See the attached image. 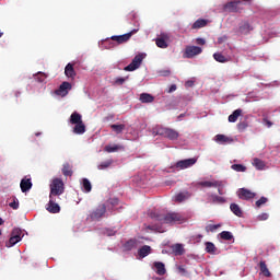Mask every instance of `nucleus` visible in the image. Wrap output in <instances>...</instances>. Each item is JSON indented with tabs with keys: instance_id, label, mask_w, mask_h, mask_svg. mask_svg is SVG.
I'll use <instances>...</instances> for the list:
<instances>
[{
	"instance_id": "7",
	"label": "nucleus",
	"mask_w": 280,
	"mask_h": 280,
	"mask_svg": "<svg viewBox=\"0 0 280 280\" xmlns=\"http://www.w3.org/2000/svg\"><path fill=\"white\" fill-rule=\"evenodd\" d=\"M250 32H253V25L248 21H242L236 30L238 36H248Z\"/></svg>"
},
{
	"instance_id": "5",
	"label": "nucleus",
	"mask_w": 280,
	"mask_h": 280,
	"mask_svg": "<svg viewBox=\"0 0 280 280\" xmlns=\"http://www.w3.org/2000/svg\"><path fill=\"white\" fill-rule=\"evenodd\" d=\"M104 215H106V205L102 203L89 214V218L92 222H100Z\"/></svg>"
},
{
	"instance_id": "54",
	"label": "nucleus",
	"mask_w": 280,
	"mask_h": 280,
	"mask_svg": "<svg viewBox=\"0 0 280 280\" xmlns=\"http://www.w3.org/2000/svg\"><path fill=\"white\" fill-rule=\"evenodd\" d=\"M264 124L266 125L267 128L272 127V121L268 120L267 118H264Z\"/></svg>"
},
{
	"instance_id": "49",
	"label": "nucleus",
	"mask_w": 280,
	"mask_h": 280,
	"mask_svg": "<svg viewBox=\"0 0 280 280\" xmlns=\"http://www.w3.org/2000/svg\"><path fill=\"white\" fill-rule=\"evenodd\" d=\"M115 231L114 230H110V229H107L104 231V235H106L107 237H113V235H115Z\"/></svg>"
},
{
	"instance_id": "27",
	"label": "nucleus",
	"mask_w": 280,
	"mask_h": 280,
	"mask_svg": "<svg viewBox=\"0 0 280 280\" xmlns=\"http://www.w3.org/2000/svg\"><path fill=\"white\" fill-rule=\"evenodd\" d=\"M242 116V109H235L230 116H229V121L230 124H235L237 119Z\"/></svg>"
},
{
	"instance_id": "46",
	"label": "nucleus",
	"mask_w": 280,
	"mask_h": 280,
	"mask_svg": "<svg viewBox=\"0 0 280 280\" xmlns=\"http://www.w3.org/2000/svg\"><path fill=\"white\" fill-rule=\"evenodd\" d=\"M9 207H11V209H14V210L19 209V199L14 197L13 202H10Z\"/></svg>"
},
{
	"instance_id": "1",
	"label": "nucleus",
	"mask_w": 280,
	"mask_h": 280,
	"mask_svg": "<svg viewBox=\"0 0 280 280\" xmlns=\"http://www.w3.org/2000/svg\"><path fill=\"white\" fill-rule=\"evenodd\" d=\"M149 218L156 223L148 225L147 229L149 231H156L158 233H161L163 224H184L187 221L185 217L177 212L159 214L158 212L151 211L149 212Z\"/></svg>"
},
{
	"instance_id": "43",
	"label": "nucleus",
	"mask_w": 280,
	"mask_h": 280,
	"mask_svg": "<svg viewBox=\"0 0 280 280\" xmlns=\"http://www.w3.org/2000/svg\"><path fill=\"white\" fill-rule=\"evenodd\" d=\"M246 128H248V121L243 120V121L237 124L238 132H244V130H246Z\"/></svg>"
},
{
	"instance_id": "18",
	"label": "nucleus",
	"mask_w": 280,
	"mask_h": 280,
	"mask_svg": "<svg viewBox=\"0 0 280 280\" xmlns=\"http://www.w3.org/2000/svg\"><path fill=\"white\" fill-rule=\"evenodd\" d=\"M171 249L173 252V255L176 257H180L182 255H185V247L180 243H176L171 246Z\"/></svg>"
},
{
	"instance_id": "2",
	"label": "nucleus",
	"mask_w": 280,
	"mask_h": 280,
	"mask_svg": "<svg viewBox=\"0 0 280 280\" xmlns=\"http://www.w3.org/2000/svg\"><path fill=\"white\" fill-rule=\"evenodd\" d=\"M152 132L154 137H164V139H168L170 141H176L178 137H180V133H178V131H176L175 129L163 127L161 125H156L155 127H153Z\"/></svg>"
},
{
	"instance_id": "20",
	"label": "nucleus",
	"mask_w": 280,
	"mask_h": 280,
	"mask_svg": "<svg viewBox=\"0 0 280 280\" xmlns=\"http://www.w3.org/2000/svg\"><path fill=\"white\" fill-rule=\"evenodd\" d=\"M65 75L70 78L71 80H75V69L73 68V63H68L65 68Z\"/></svg>"
},
{
	"instance_id": "4",
	"label": "nucleus",
	"mask_w": 280,
	"mask_h": 280,
	"mask_svg": "<svg viewBox=\"0 0 280 280\" xmlns=\"http://www.w3.org/2000/svg\"><path fill=\"white\" fill-rule=\"evenodd\" d=\"M65 194V182L60 178H54L50 184V194L49 198H57Z\"/></svg>"
},
{
	"instance_id": "48",
	"label": "nucleus",
	"mask_w": 280,
	"mask_h": 280,
	"mask_svg": "<svg viewBox=\"0 0 280 280\" xmlns=\"http://www.w3.org/2000/svg\"><path fill=\"white\" fill-rule=\"evenodd\" d=\"M268 218H269L268 213L264 212L257 217V220H259V222H264L268 220Z\"/></svg>"
},
{
	"instance_id": "16",
	"label": "nucleus",
	"mask_w": 280,
	"mask_h": 280,
	"mask_svg": "<svg viewBox=\"0 0 280 280\" xmlns=\"http://www.w3.org/2000/svg\"><path fill=\"white\" fill-rule=\"evenodd\" d=\"M238 198L241 200H253V198H255V192L246 188H241L238 190Z\"/></svg>"
},
{
	"instance_id": "23",
	"label": "nucleus",
	"mask_w": 280,
	"mask_h": 280,
	"mask_svg": "<svg viewBox=\"0 0 280 280\" xmlns=\"http://www.w3.org/2000/svg\"><path fill=\"white\" fill-rule=\"evenodd\" d=\"M154 268H155L156 275H159L160 277H163V275H165V272H167V270L165 269V264H163L161 261H155Z\"/></svg>"
},
{
	"instance_id": "51",
	"label": "nucleus",
	"mask_w": 280,
	"mask_h": 280,
	"mask_svg": "<svg viewBox=\"0 0 280 280\" xmlns=\"http://www.w3.org/2000/svg\"><path fill=\"white\" fill-rule=\"evenodd\" d=\"M196 43H197V45H206L207 40H205V38L199 37L196 39Z\"/></svg>"
},
{
	"instance_id": "10",
	"label": "nucleus",
	"mask_w": 280,
	"mask_h": 280,
	"mask_svg": "<svg viewBox=\"0 0 280 280\" xmlns=\"http://www.w3.org/2000/svg\"><path fill=\"white\" fill-rule=\"evenodd\" d=\"M196 158L180 160L175 164L176 170H187L188 167H192V165H196L197 163Z\"/></svg>"
},
{
	"instance_id": "56",
	"label": "nucleus",
	"mask_w": 280,
	"mask_h": 280,
	"mask_svg": "<svg viewBox=\"0 0 280 280\" xmlns=\"http://www.w3.org/2000/svg\"><path fill=\"white\" fill-rule=\"evenodd\" d=\"M177 86L176 84H172L167 91V93H174V91H176Z\"/></svg>"
},
{
	"instance_id": "6",
	"label": "nucleus",
	"mask_w": 280,
	"mask_h": 280,
	"mask_svg": "<svg viewBox=\"0 0 280 280\" xmlns=\"http://www.w3.org/2000/svg\"><path fill=\"white\" fill-rule=\"evenodd\" d=\"M143 58H145L143 54L136 55L132 61L130 62V65L125 67V71H137V69L141 67V62H143Z\"/></svg>"
},
{
	"instance_id": "32",
	"label": "nucleus",
	"mask_w": 280,
	"mask_h": 280,
	"mask_svg": "<svg viewBox=\"0 0 280 280\" xmlns=\"http://www.w3.org/2000/svg\"><path fill=\"white\" fill-rule=\"evenodd\" d=\"M230 209L232 213H234V215H236L237 218H242L243 215L242 208H240L237 203H231Z\"/></svg>"
},
{
	"instance_id": "26",
	"label": "nucleus",
	"mask_w": 280,
	"mask_h": 280,
	"mask_svg": "<svg viewBox=\"0 0 280 280\" xmlns=\"http://www.w3.org/2000/svg\"><path fill=\"white\" fill-rule=\"evenodd\" d=\"M140 102L142 104H152V102H154V96H152V94L142 93L140 94Z\"/></svg>"
},
{
	"instance_id": "60",
	"label": "nucleus",
	"mask_w": 280,
	"mask_h": 280,
	"mask_svg": "<svg viewBox=\"0 0 280 280\" xmlns=\"http://www.w3.org/2000/svg\"><path fill=\"white\" fill-rule=\"evenodd\" d=\"M186 84H188V86H191V84H194V82L187 81Z\"/></svg>"
},
{
	"instance_id": "28",
	"label": "nucleus",
	"mask_w": 280,
	"mask_h": 280,
	"mask_svg": "<svg viewBox=\"0 0 280 280\" xmlns=\"http://www.w3.org/2000/svg\"><path fill=\"white\" fill-rule=\"evenodd\" d=\"M210 198H211V202L213 205H225V202H226V198L218 196V195H211Z\"/></svg>"
},
{
	"instance_id": "25",
	"label": "nucleus",
	"mask_w": 280,
	"mask_h": 280,
	"mask_svg": "<svg viewBox=\"0 0 280 280\" xmlns=\"http://www.w3.org/2000/svg\"><path fill=\"white\" fill-rule=\"evenodd\" d=\"M150 253H152V247H150V245H143L138 250V255H139V257H141V259H143L144 257H148V255H150Z\"/></svg>"
},
{
	"instance_id": "39",
	"label": "nucleus",
	"mask_w": 280,
	"mask_h": 280,
	"mask_svg": "<svg viewBox=\"0 0 280 280\" xmlns=\"http://www.w3.org/2000/svg\"><path fill=\"white\" fill-rule=\"evenodd\" d=\"M19 240H16L12 234L9 238V241L5 243L7 248H12V246H16L19 244Z\"/></svg>"
},
{
	"instance_id": "9",
	"label": "nucleus",
	"mask_w": 280,
	"mask_h": 280,
	"mask_svg": "<svg viewBox=\"0 0 280 280\" xmlns=\"http://www.w3.org/2000/svg\"><path fill=\"white\" fill-rule=\"evenodd\" d=\"M240 3H242L240 0L228 2L223 5V10L224 12H242L244 9L240 7Z\"/></svg>"
},
{
	"instance_id": "19",
	"label": "nucleus",
	"mask_w": 280,
	"mask_h": 280,
	"mask_svg": "<svg viewBox=\"0 0 280 280\" xmlns=\"http://www.w3.org/2000/svg\"><path fill=\"white\" fill-rule=\"evenodd\" d=\"M214 141L217 143H221V145H226V144L233 142V138H231L229 136H224V135H217L214 138Z\"/></svg>"
},
{
	"instance_id": "53",
	"label": "nucleus",
	"mask_w": 280,
	"mask_h": 280,
	"mask_svg": "<svg viewBox=\"0 0 280 280\" xmlns=\"http://www.w3.org/2000/svg\"><path fill=\"white\" fill-rule=\"evenodd\" d=\"M124 82H126L125 78H118V79L115 80V83L119 84V85L124 84Z\"/></svg>"
},
{
	"instance_id": "21",
	"label": "nucleus",
	"mask_w": 280,
	"mask_h": 280,
	"mask_svg": "<svg viewBox=\"0 0 280 280\" xmlns=\"http://www.w3.org/2000/svg\"><path fill=\"white\" fill-rule=\"evenodd\" d=\"M209 25V20L198 19L192 25L191 30H200L202 27H207Z\"/></svg>"
},
{
	"instance_id": "55",
	"label": "nucleus",
	"mask_w": 280,
	"mask_h": 280,
	"mask_svg": "<svg viewBox=\"0 0 280 280\" xmlns=\"http://www.w3.org/2000/svg\"><path fill=\"white\" fill-rule=\"evenodd\" d=\"M177 270H178V272H180L182 275H185V272H187V270L185 269L184 266H178V267H177Z\"/></svg>"
},
{
	"instance_id": "17",
	"label": "nucleus",
	"mask_w": 280,
	"mask_h": 280,
	"mask_svg": "<svg viewBox=\"0 0 280 280\" xmlns=\"http://www.w3.org/2000/svg\"><path fill=\"white\" fill-rule=\"evenodd\" d=\"M32 186H33L32 178L24 177L20 183L21 191L23 194H25L26 191H30V189H32Z\"/></svg>"
},
{
	"instance_id": "35",
	"label": "nucleus",
	"mask_w": 280,
	"mask_h": 280,
	"mask_svg": "<svg viewBox=\"0 0 280 280\" xmlns=\"http://www.w3.org/2000/svg\"><path fill=\"white\" fill-rule=\"evenodd\" d=\"M63 176H73V170L71 168V164L66 162L62 166Z\"/></svg>"
},
{
	"instance_id": "3",
	"label": "nucleus",
	"mask_w": 280,
	"mask_h": 280,
	"mask_svg": "<svg viewBox=\"0 0 280 280\" xmlns=\"http://www.w3.org/2000/svg\"><path fill=\"white\" fill-rule=\"evenodd\" d=\"M70 124L73 127L72 132L74 135H84L86 132V125H84V121L82 120V115L78 112H73L70 116Z\"/></svg>"
},
{
	"instance_id": "62",
	"label": "nucleus",
	"mask_w": 280,
	"mask_h": 280,
	"mask_svg": "<svg viewBox=\"0 0 280 280\" xmlns=\"http://www.w3.org/2000/svg\"><path fill=\"white\" fill-rule=\"evenodd\" d=\"M245 1H247L248 3H250V0H245Z\"/></svg>"
},
{
	"instance_id": "40",
	"label": "nucleus",
	"mask_w": 280,
	"mask_h": 280,
	"mask_svg": "<svg viewBox=\"0 0 280 280\" xmlns=\"http://www.w3.org/2000/svg\"><path fill=\"white\" fill-rule=\"evenodd\" d=\"M220 237L221 240H225L228 242H231V240H233V234L229 231H223L220 233Z\"/></svg>"
},
{
	"instance_id": "57",
	"label": "nucleus",
	"mask_w": 280,
	"mask_h": 280,
	"mask_svg": "<svg viewBox=\"0 0 280 280\" xmlns=\"http://www.w3.org/2000/svg\"><path fill=\"white\" fill-rule=\"evenodd\" d=\"M38 75H40V78L38 79V82H45V73L38 72Z\"/></svg>"
},
{
	"instance_id": "59",
	"label": "nucleus",
	"mask_w": 280,
	"mask_h": 280,
	"mask_svg": "<svg viewBox=\"0 0 280 280\" xmlns=\"http://www.w3.org/2000/svg\"><path fill=\"white\" fill-rule=\"evenodd\" d=\"M196 240H202V234H198V235L196 236Z\"/></svg>"
},
{
	"instance_id": "15",
	"label": "nucleus",
	"mask_w": 280,
	"mask_h": 280,
	"mask_svg": "<svg viewBox=\"0 0 280 280\" xmlns=\"http://www.w3.org/2000/svg\"><path fill=\"white\" fill-rule=\"evenodd\" d=\"M197 186L198 187H203L206 189H211V187H222V180H212V182H209V180H205V182H199L197 183Z\"/></svg>"
},
{
	"instance_id": "36",
	"label": "nucleus",
	"mask_w": 280,
	"mask_h": 280,
	"mask_svg": "<svg viewBox=\"0 0 280 280\" xmlns=\"http://www.w3.org/2000/svg\"><path fill=\"white\" fill-rule=\"evenodd\" d=\"M113 163H115V161H113V159H109L107 161L101 162L97 165V170H108V167H110V165H113Z\"/></svg>"
},
{
	"instance_id": "24",
	"label": "nucleus",
	"mask_w": 280,
	"mask_h": 280,
	"mask_svg": "<svg viewBox=\"0 0 280 280\" xmlns=\"http://www.w3.org/2000/svg\"><path fill=\"white\" fill-rule=\"evenodd\" d=\"M258 266L260 275H262L264 277H272V273L268 269V265H266L265 260H261Z\"/></svg>"
},
{
	"instance_id": "58",
	"label": "nucleus",
	"mask_w": 280,
	"mask_h": 280,
	"mask_svg": "<svg viewBox=\"0 0 280 280\" xmlns=\"http://www.w3.org/2000/svg\"><path fill=\"white\" fill-rule=\"evenodd\" d=\"M4 223H5V221H3L2 218H0V226H3Z\"/></svg>"
},
{
	"instance_id": "52",
	"label": "nucleus",
	"mask_w": 280,
	"mask_h": 280,
	"mask_svg": "<svg viewBox=\"0 0 280 280\" xmlns=\"http://www.w3.org/2000/svg\"><path fill=\"white\" fill-rule=\"evenodd\" d=\"M160 73H161V75H163L164 78H167V75H171L172 71H170V70H163V71H161Z\"/></svg>"
},
{
	"instance_id": "42",
	"label": "nucleus",
	"mask_w": 280,
	"mask_h": 280,
	"mask_svg": "<svg viewBox=\"0 0 280 280\" xmlns=\"http://www.w3.org/2000/svg\"><path fill=\"white\" fill-rule=\"evenodd\" d=\"M220 224H208L207 226H206V232L207 233H215V230L217 229H220Z\"/></svg>"
},
{
	"instance_id": "33",
	"label": "nucleus",
	"mask_w": 280,
	"mask_h": 280,
	"mask_svg": "<svg viewBox=\"0 0 280 280\" xmlns=\"http://www.w3.org/2000/svg\"><path fill=\"white\" fill-rule=\"evenodd\" d=\"M137 244H138V241L135 238H131L124 244V248L125 250H132V248H137Z\"/></svg>"
},
{
	"instance_id": "50",
	"label": "nucleus",
	"mask_w": 280,
	"mask_h": 280,
	"mask_svg": "<svg viewBox=\"0 0 280 280\" xmlns=\"http://www.w3.org/2000/svg\"><path fill=\"white\" fill-rule=\"evenodd\" d=\"M218 187V194L219 196H224V183H222V186H217Z\"/></svg>"
},
{
	"instance_id": "34",
	"label": "nucleus",
	"mask_w": 280,
	"mask_h": 280,
	"mask_svg": "<svg viewBox=\"0 0 280 280\" xmlns=\"http://www.w3.org/2000/svg\"><path fill=\"white\" fill-rule=\"evenodd\" d=\"M82 187L85 194H91V190L93 189V186L91 185V182L89 180V178L82 179Z\"/></svg>"
},
{
	"instance_id": "45",
	"label": "nucleus",
	"mask_w": 280,
	"mask_h": 280,
	"mask_svg": "<svg viewBox=\"0 0 280 280\" xmlns=\"http://www.w3.org/2000/svg\"><path fill=\"white\" fill-rule=\"evenodd\" d=\"M268 202V198L261 197L259 200L256 201V207L259 209L262 205H266Z\"/></svg>"
},
{
	"instance_id": "22",
	"label": "nucleus",
	"mask_w": 280,
	"mask_h": 280,
	"mask_svg": "<svg viewBox=\"0 0 280 280\" xmlns=\"http://www.w3.org/2000/svg\"><path fill=\"white\" fill-rule=\"evenodd\" d=\"M191 198V194L189 191H183L175 196V202H185V200H189Z\"/></svg>"
},
{
	"instance_id": "41",
	"label": "nucleus",
	"mask_w": 280,
	"mask_h": 280,
	"mask_svg": "<svg viewBox=\"0 0 280 280\" xmlns=\"http://www.w3.org/2000/svg\"><path fill=\"white\" fill-rule=\"evenodd\" d=\"M104 45H105L106 49H113V48L117 47V44L115 42H113V39H110V38L105 39Z\"/></svg>"
},
{
	"instance_id": "61",
	"label": "nucleus",
	"mask_w": 280,
	"mask_h": 280,
	"mask_svg": "<svg viewBox=\"0 0 280 280\" xmlns=\"http://www.w3.org/2000/svg\"><path fill=\"white\" fill-rule=\"evenodd\" d=\"M1 36H3V32L0 31V38H1Z\"/></svg>"
},
{
	"instance_id": "8",
	"label": "nucleus",
	"mask_w": 280,
	"mask_h": 280,
	"mask_svg": "<svg viewBox=\"0 0 280 280\" xmlns=\"http://www.w3.org/2000/svg\"><path fill=\"white\" fill-rule=\"evenodd\" d=\"M202 54V48L199 46H187L184 51V58H195V56H200Z\"/></svg>"
},
{
	"instance_id": "12",
	"label": "nucleus",
	"mask_w": 280,
	"mask_h": 280,
	"mask_svg": "<svg viewBox=\"0 0 280 280\" xmlns=\"http://www.w3.org/2000/svg\"><path fill=\"white\" fill-rule=\"evenodd\" d=\"M130 38H132V32L124 34V35H113L110 37V40L116 43L117 45H124V43H128V40H130Z\"/></svg>"
},
{
	"instance_id": "30",
	"label": "nucleus",
	"mask_w": 280,
	"mask_h": 280,
	"mask_svg": "<svg viewBox=\"0 0 280 280\" xmlns=\"http://www.w3.org/2000/svg\"><path fill=\"white\" fill-rule=\"evenodd\" d=\"M11 235H12L15 240H18V241L21 242V240H23V237H24L25 234H23V230H22V229L14 228V229L12 230V232H11Z\"/></svg>"
},
{
	"instance_id": "13",
	"label": "nucleus",
	"mask_w": 280,
	"mask_h": 280,
	"mask_svg": "<svg viewBox=\"0 0 280 280\" xmlns=\"http://www.w3.org/2000/svg\"><path fill=\"white\" fill-rule=\"evenodd\" d=\"M46 209L49 213H60V206L56 202V197H49Z\"/></svg>"
},
{
	"instance_id": "29",
	"label": "nucleus",
	"mask_w": 280,
	"mask_h": 280,
	"mask_svg": "<svg viewBox=\"0 0 280 280\" xmlns=\"http://www.w3.org/2000/svg\"><path fill=\"white\" fill-rule=\"evenodd\" d=\"M206 253H209V255H215L218 253V247H215V244L212 242H206Z\"/></svg>"
},
{
	"instance_id": "37",
	"label": "nucleus",
	"mask_w": 280,
	"mask_h": 280,
	"mask_svg": "<svg viewBox=\"0 0 280 280\" xmlns=\"http://www.w3.org/2000/svg\"><path fill=\"white\" fill-rule=\"evenodd\" d=\"M213 58L214 60H217V62H229V59L226 57H224V55L220 54V52H214L213 54Z\"/></svg>"
},
{
	"instance_id": "31",
	"label": "nucleus",
	"mask_w": 280,
	"mask_h": 280,
	"mask_svg": "<svg viewBox=\"0 0 280 280\" xmlns=\"http://www.w3.org/2000/svg\"><path fill=\"white\" fill-rule=\"evenodd\" d=\"M110 128L116 135H121V132H124L126 130V125H124V124H120V125L114 124V125H110Z\"/></svg>"
},
{
	"instance_id": "11",
	"label": "nucleus",
	"mask_w": 280,
	"mask_h": 280,
	"mask_svg": "<svg viewBox=\"0 0 280 280\" xmlns=\"http://www.w3.org/2000/svg\"><path fill=\"white\" fill-rule=\"evenodd\" d=\"M72 85L71 83L65 81L60 84L59 89L55 91V93L57 95H59V97H67V95H69V91H71Z\"/></svg>"
},
{
	"instance_id": "14",
	"label": "nucleus",
	"mask_w": 280,
	"mask_h": 280,
	"mask_svg": "<svg viewBox=\"0 0 280 280\" xmlns=\"http://www.w3.org/2000/svg\"><path fill=\"white\" fill-rule=\"evenodd\" d=\"M167 40H170V35L162 33L160 37L155 39V45L160 49H167Z\"/></svg>"
},
{
	"instance_id": "47",
	"label": "nucleus",
	"mask_w": 280,
	"mask_h": 280,
	"mask_svg": "<svg viewBox=\"0 0 280 280\" xmlns=\"http://www.w3.org/2000/svg\"><path fill=\"white\" fill-rule=\"evenodd\" d=\"M117 150H119V148L117 145L110 147V145H106L105 147V151L106 152H117Z\"/></svg>"
},
{
	"instance_id": "38",
	"label": "nucleus",
	"mask_w": 280,
	"mask_h": 280,
	"mask_svg": "<svg viewBox=\"0 0 280 280\" xmlns=\"http://www.w3.org/2000/svg\"><path fill=\"white\" fill-rule=\"evenodd\" d=\"M253 165L256 167V170H264V167H266V163L257 158L254 159Z\"/></svg>"
},
{
	"instance_id": "44",
	"label": "nucleus",
	"mask_w": 280,
	"mask_h": 280,
	"mask_svg": "<svg viewBox=\"0 0 280 280\" xmlns=\"http://www.w3.org/2000/svg\"><path fill=\"white\" fill-rule=\"evenodd\" d=\"M231 170H234V172H246V166L243 164H233Z\"/></svg>"
}]
</instances>
